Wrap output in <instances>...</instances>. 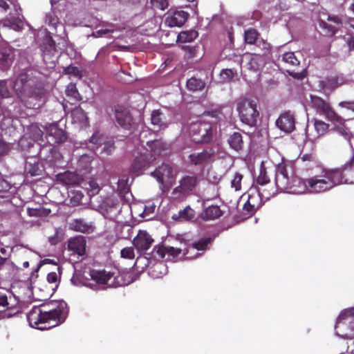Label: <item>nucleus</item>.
<instances>
[{
  "instance_id": "nucleus-1",
  "label": "nucleus",
  "mask_w": 354,
  "mask_h": 354,
  "mask_svg": "<svg viewBox=\"0 0 354 354\" xmlns=\"http://www.w3.org/2000/svg\"><path fill=\"white\" fill-rule=\"evenodd\" d=\"M68 314L67 304L62 300H52L34 306L27 314L31 327L46 330L63 324Z\"/></svg>"
},
{
  "instance_id": "nucleus-2",
  "label": "nucleus",
  "mask_w": 354,
  "mask_h": 354,
  "mask_svg": "<svg viewBox=\"0 0 354 354\" xmlns=\"http://www.w3.org/2000/svg\"><path fill=\"white\" fill-rule=\"evenodd\" d=\"M344 183H354V168L349 161L335 168H323L320 176L304 181V189L312 193L328 191Z\"/></svg>"
},
{
  "instance_id": "nucleus-3",
  "label": "nucleus",
  "mask_w": 354,
  "mask_h": 354,
  "mask_svg": "<svg viewBox=\"0 0 354 354\" xmlns=\"http://www.w3.org/2000/svg\"><path fill=\"white\" fill-rule=\"evenodd\" d=\"M12 90L17 98L26 106L30 107L32 100L40 101L45 96L44 84L36 82L28 73H20L12 83Z\"/></svg>"
},
{
  "instance_id": "nucleus-4",
  "label": "nucleus",
  "mask_w": 354,
  "mask_h": 354,
  "mask_svg": "<svg viewBox=\"0 0 354 354\" xmlns=\"http://www.w3.org/2000/svg\"><path fill=\"white\" fill-rule=\"evenodd\" d=\"M306 179L297 178H290L287 172L285 164H279L275 172V185L278 190L288 192H304L308 189H304V181Z\"/></svg>"
},
{
  "instance_id": "nucleus-5",
  "label": "nucleus",
  "mask_w": 354,
  "mask_h": 354,
  "mask_svg": "<svg viewBox=\"0 0 354 354\" xmlns=\"http://www.w3.org/2000/svg\"><path fill=\"white\" fill-rule=\"evenodd\" d=\"M275 194L272 188L270 190L262 188L251 187L242 197L247 196V200L243 209L245 214L253 215L263 204V200H268Z\"/></svg>"
},
{
  "instance_id": "nucleus-6",
  "label": "nucleus",
  "mask_w": 354,
  "mask_h": 354,
  "mask_svg": "<svg viewBox=\"0 0 354 354\" xmlns=\"http://www.w3.org/2000/svg\"><path fill=\"white\" fill-rule=\"evenodd\" d=\"M236 110L240 120L245 124L255 127L259 119V111L257 110V102L250 99H242L236 105Z\"/></svg>"
},
{
  "instance_id": "nucleus-7",
  "label": "nucleus",
  "mask_w": 354,
  "mask_h": 354,
  "mask_svg": "<svg viewBox=\"0 0 354 354\" xmlns=\"http://www.w3.org/2000/svg\"><path fill=\"white\" fill-rule=\"evenodd\" d=\"M189 133L196 143H209L212 140L214 136L212 123L204 119L192 122L189 127Z\"/></svg>"
},
{
  "instance_id": "nucleus-8",
  "label": "nucleus",
  "mask_w": 354,
  "mask_h": 354,
  "mask_svg": "<svg viewBox=\"0 0 354 354\" xmlns=\"http://www.w3.org/2000/svg\"><path fill=\"white\" fill-rule=\"evenodd\" d=\"M310 100L312 106L317 113L323 115L328 120L333 122L344 123V120L335 111L328 102L317 95H310Z\"/></svg>"
},
{
  "instance_id": "nucleus-9",
  "label": "nucleus",
  "mask_w": 354,
  "mask_h": 354,
  "mask_svg": "<svg viewBox=\"0 0 354 354\" xmlns=\"http://www.w3.org/2000/svg\"><path fill=\"white\" fill-rule=\"evenodd\" d=\"M198 185V178L196 175H187L179 181V185L176 187L172 194L176 197H183L192 194Z\"/></svg>"
},
{
  "instance_id": "nucleus-10",
  "label": "nucleus",
  "mask_w": 354,
  "mask_h": 354,
  "mask_svg": "<svg viewBox=\"0 0 354 354\" xmlns=\"http://www.w3.org/2000/svg\"><path fill=\"white\" fill-rule=\"evenodd\" d=\"M215 151L211 147H206L201 151H194L188 156V163L194 166H203L214 161Z\"/></svg>"
},
{
  "instance_id": "nucleus-11",
  "label": "nucleus",
  "mask_w": 354,
  "mask_h": 354,
  "mask_svg": "<svg viewBox=\"0 0 354 354\" xmlns=\"http://www.w3.org/2000/svg\"><path fill=\"white\" fill-rule=\"evenodd\" d=\"M176 172L174 167L167 163H162L151 173V176L156 178L161 186L165 183L171 184L176 178Z\"/></svg>"
},
{
  "instance_id": "nucleus-12",
  "label": "nucleus",
  "mask_w": 354,
  "mask_h": 354,
  "mask_svg": "<svg viewBox=\"0 0 354 354\" xmlns=\"http://www.w3.org/2000/svg\"><path fill=\"white\" fill-rule=\"evenodd\" d=\"M114 118L117 125L124 130H131L133 127V118L129 111L122 106L117 105L114 108Z\"/></svg>"
},
{
  "instance_id": "nucleus-13",
  "label": "nucleus",
  "mask_w": 354,
  "mask_h": 354,
  "mask_svg": "<svg viewBox=\"0 0 354 354\" xmlns=\"http://www.w3.org/2000/svg\"><path fill=\"white\" fill-rule=\"evenodd\" d=\"M154 242L153 239L146 230H139L133 240V245L138 252L147 251Z\"/></svg>"
},
{
  "instance_id": "nucleus-14",
  "label": "nucleus",
  "mask_w": 354,
  "mask_h": 354,
  "mask_svg": "<svg viewBox=\"0 0 354 354\" xmlns=\"http://www.w3.org/2000/svg\"><path fill=\"white\" fill-rule=\"evenodd\" d=\"M43 52V59L46 64H49V67H53L57 60V50L55 43L52 37L46 39L41 46Z\"/></svg>"
},
{
  "instance_id": "nucleus-15",
  "label": "nucleus",
  "mask_w": 354,
  "mask_h": 354,
  "mask_svg": "<svg viewBox=\"0 0 354 354\" xmlns=\"http://www.w3.org/2000/svg\"><path fill=\"white\" fill-rule=\"evenodd\" d=\"M32 254L28 250H22L15 254L14 261L9 263L13 271H18L28 268L30 266V262L32 261Z\"/></svg>"
},
{
  "instance_id": "nucleus-16",
  "label": "nucleus",
  "mask_w": 354,
  "mask_h": 354,
  "mask_svg": "<svg viewBox=\"0 0 354 354\" xmlns=\"http://www.w3.org/2000/svg\"><path fill=\"white\" fill-rule=\"evenodd\" d=\"M122 201L120 196L113 194L102 201V208L104 209L107 214L116 216L122 209Z\"/></svg>"
},
{
  "instance_id": "nucleus-17",
  "label": "nucleus",
  "mask_w": 354,
  "mask_h": 354,
  "mask_svg": "<svg viewBox=\"0 0 354 354\" xmlns=\"http://www.w3.org/2000/svg\"><path fill=\"white\" fill-rule=\"evenodd\" d=\"M183 252V254L185 255L188 253V250L186 252L180 248L169 247L165 245H156L153 249V253L155 257H158L160 259L165 258V255L167 254V259H171L177 257Z\"/></svg>"
},
{
  "instance_id": "nucleus-18",
  "label": "nucleus",
  "mask_w": 354,
  "mask_h": 354,
  "mask_svg": "<svg viewBox=\"0 0 354 354\" xmlns=\"http://www.w3.org/2000/svg\"><path fill=\"white\" fill-rule=\"evenodd\" d=\"M276 125L286 133H290L295 129V118L290 111L281 113L276 121Z\"/></svg>"
},
{
  "instance_id": "nucleus-19",
  "label": "nucleus",
  "mask_w": 354,
  "mask_h": 354,
  "mask_svg": "<svg viewBox=\"0 0 354 354\" xmlns=\"http://www.w3.org/2000/svg\"><path fill=\"white\" fill-rule=\"evenodd\" d=\"M189 14L184 10H174L169 12L165 22L170 27L182 26L187 20Z\"/></svg>"
},
{
  "instance_id": "nucleus-20",
  "label": "nucleus",
  "mask_w": 354,
  "mask_h": 354,
  "mask_svg": "<svg viewBox=\"0 0 354 354\" xmlns=\"http://www.w3.org/2000/svg\"><path fill=\"white\" fill-rule=\"evenodd\" d=\"M14 57V50L10 46H0V66L3 70H6L11 66Z\"/></svg>"
},
{
  "instance_id": "nucleus-21",
  "label": "nucleus",
  "mask_w": 354,
  "mask_h": 354,
  "mask_svg": "<svg viewBox=\"0 0 354 354\" xmlns=\"http://www.w3.org/2000/svg\"><path fill=\"white\" fill-rule=\"evenodd\" d=\"M46 134L48 137L52 138V141L54 143H62L67 140L66 132L57 124H51L47 127Z\"/></svg>"
},
{
  "instance_id": "nucleus-22",
  "label": "nucleus",
  "mask_w": 354,
  "mask_h": 354,
  "mask_svg": "<svg viewBox=\"0 0 354 354\" xmlns=\"http://www.w3.org/2000/svg\"><path fill=\"white\" fill-rule=\"evenodd\" d=\"M68 248L70 251L82 256L86 252V239L82 236H77L71 239L68 243Z\"/></svg>"
},
{
  "instance_id": "nucleus-23",
  "label": "nucleus",
  "mask_w": 354,
  "mask_h": 354,
  "mask_svg": "<svg viewBox=\"0 0 354 354\" xmlns=\"http://www.w3.org/2000/svg\"><path fill=\"white\" fill-rule=\"evenodd\" d=\"M56 180L63 185L73 186L79 185L82 178L76 172L66 171L58 174L56 176Z\"/></svg>"
},
{
  "instance_id": "nucleus-24",
  "label": "nucleus",
  "mask_w": 354,
  "mask_h": 354,
  "mask_svg": "<svg viewBox=\"0 0 354 354\" xmlns=\"http://www.w3.org/2000/svg\"><path fill=\"white\" fill-rule=\"evenodd\" d=\"M151 158L149 154H140L136 157L131 167V171L139 173L149 167L152 161Z\"/></svg>"
},
{
  "instance_id": "nucleus-25",
  "label": "nucleus",
  "mask_w": 354,
  "mask_h": 354,
  "mask_svg": "<svg viewBox=\"0 0 354 354\" xmlns=\"http://www.w3.org/2000/svg\"><path fill=\"white\" fill-rule=\"evenodd\" d=\"M223 214L220 207L216 205H211L204 208L200 214V218L203 221H212L219 218Z\"/></svg>"
},
{
  "instance_id": "nucleus-26",
  "label": "nucleus",
  "mask_w": 354,
  "mask_h": 354,
  "mask_svg": "<svg viewBox=\"0 0 354 354\" xmlns=\"http://www.w3.org/2000/svg\"><path fill=\"white\" fill-rule=\"evenodd\" d=\"M90 276L97 283L104 285L108 284L109 280L113 277V274L105 270H93L90 272Z\"/></svg>"
},
{
  "instance_id": "nucleus-27",
  "label": "nucleus",
  "mask_w": 354,
  "mask_h": 354,
  "mask_svg": "<svg viewBox=\"0 0 354 354\" xmlns=\"http://www.w3.org/2000/svg\"><path fill=\"white\" fill-rule=\"evenodd\" d=\"M65 93L66 97L68 98V102L72 104H77L82 100L75 84L73 82H71L67 85Z\"/></svg>"
},
{
  "instance_id": "nucleus-28",
  "label": "nucleus",
  "mask_w": 354,
  "mask_h": 354,
  "mask_svg": "<svg viewBox=\"0 0 354 354\" xmlns=\"http://www.w3.org/2000/svg\"><path fill=\"white\" fill-rule=\"evenodd\" d=\"M71 117L74 123L86 126L88 123V118L84 111L80 106L75 107L71 111Z\"/></svg>"
},
{
  "instance_id": "nucleus-29",
  "label": "nucleus",
  "mask_w": 354,
  "mask_h": 354,
  "mask_svg": "<svg viewBox=\"0 0 354 354\" xmlns=\"http://www.w3.org/2000/svg\"><path fill=\"white\" fill-rule=\"evenodd\" d=\"M230 147L236 151H239L243 147V136L239 132H234L228 138Z\"/></svg>"
},
{
  "instance_id": "nucleus-30",
  "label": "nucleus",
  "mask_w": 354,
  "mask_h": 354,
  "mask_svg": "<svg viewBox=\"0 0 354 354\" xmlns=\"http://www.w3.org/2000/svg\"><path fill=\"white\" fill-rule=\"evenodd\" d=\"M70 225L71 226V229L82 233L88 232L92 227L91 224L86 222L82 218L74 219Z\"/></svg>"
},
{
  "instance_id": "nucleus-31",
  "label": "nucleus",
  "mask_w": 354,
  "mask_h": 354,
  "mask_svg": "<svg viewBox=\"0 0 354 354\" xmlns=\"http://www.w3.org/2000/svg\"><path fill=\"white\" fill-rule=\"evenodd\" d=\"M186 86L190 91H201L205 88V82L201 79L192 77L187 80Z\"/></svg>"
},
{
  "instance_id": "nucleus-32",
  "label": "nucleus",
  "mask_w": 354,
  "mask_h": 354,
  "mask_svg": "<svg viewBox=\"0 0 354 354\" xmlns=\"http://www.w3.org/2000/svg\"><path fill=\"white\" fill-rule=\"evenodd\" d=\"M264 64L263 55L261 53H254L248 62L249 68L254 71H259Z\"/></svg>"
},
{
  "instance_id": "nucleus-33",
  "label": "nucleus",
  "mask_w": 354,
  "mask_h": 354,
  "mask_svg": "<svg viewBox=\"0 0 354 354\" xmlns=\"http://www.w3.org/2000/svg\"><path fill=\"white\" fill-rule=\"evenodd\" d=\"M198 33L195 30L182 31L178 35L177 41L180 43L192 42L198 37Z\"/></svg>"
},
{
  "instance_id": "nucleus-34",
  "label": "nucleus",
  "mask_w": 354,
  "mask_h": 354,
  "mask_svg": "<svg viewBox=\"0 0 354 354\" xmlns=\"http://www.w3.org/2000/svg\"><path fill=\"white\" fill-rule=\"evenodd\" d=\"M151 124L154 126H157L158 128L165 127L166 122L164 114L160 109L154 110L151 113Z\"/></svg>"
},
{
  "instance_id": "nucleus-35",
  "label": "nucleus",
  "mask_w": 354,
  "mask_h": 354,
  "mask_svg": "<svg viewBox=\"0 0 354 354\" xmlns=\"http://www.w3.org/2000/svg\"><path fill=\"white\" fill-rule=\"evenodd\" d=\"M51 212L50 209L45 208L42 206L37 207H28L27 214L31 217H46Z\"/></svg>"
},
{
  "instance_id": "nucleus-36",
  "label": "nucleus",
  "mask_w": 354,
  "mask_h": 354,
  "mask_svg": "<svg viewBox=\"0 0 354 354\" xmlns=\"http://www.w3.org/2000/svg\"><path fill=\"white\" fill-rule=\"evenodd\" d=\"M256 182L258 185H261V187H263L270 182V177L268 175V172L263 162L261 163L259 174L257 178Z\"/></svg>"
},
{
  "instance_id": "nucleus-37",
  "label": "nucleus",
  "mask_w": 354,
  "mask_h": 354,
  "mask_svg": "<svg viewBox=\"0 0 354 354\" xmlns=\"http://www.w3.org/2000/svg\"><path fill=\"white\" fill-rule=\"evenodd\" d=\"M25 171L30 176H36L41 175L42 170L38 162H27L25 166Z\"/></svg>"
},
{
  "instance_id": "nucleus-38",
  "label": "nucleus",
  "mask_w": 354,
  "mask_h": 354,
  "mask_svg": "<svg viewBox=\"0 0 354 354\" xmlns=\"http://www.w3.org/2000/svg\"><path fill=\"white\" fill-rule=\"evenodd\" d=\"M259 33L254 28L246 30L244 33V39L247 44H255L259 40Z\"/></svg>"
},
{
  "instance_id": "nucleus-39",
  "label": "nucleus",
  "mask_w": 354,
  "mask_h": 354,
  "mask_svg": "<svg viewBox=\"0 0 354 354\" xmlns=\"http://www.w3.org/2000/svg\"><path fill=\"white\" fill-rule=\"evenodd\" d=\"M27 133L35 142L43 141V131L37 125H32Z\"/></svg>"
},
{
  "instance_id": "nucleus-40",
  "label": "nucleus",
  "mask_w": 354,
  "mask_h": 354,
  "mask_svg": "<svg viewBox=\"0 0 354 354\" xmlns=\"http://www.w3.org/2000/svg\"><path fill=\"white\" fill-rule=\"evenodd\" d=\"M151 148L154 155L160 156L162 152L168 150V145L160 140H155L152 142Z\"/></svg>"
},
{
  "instance_id": "nucleus-41",
  "label": "nucleus",
  "mask_w": 354,
  "mask_h": 354,
  "mask_svg": "<svg viewBox=\"0 0 354 354\" xmlns=\"http://www.w3.org/2000/svg\"><path fill=\"white\" fill-rule=\"evenodd\" d=\"M212 240L211 237L201 239L198 241L192 243V248L198 251H205L208 248L209 245L212 243Z\"/></svg>"
},
{
  "instance_id": "nucleus-42",
  "label": "nucleus",
  "mask_w": 354,
  "mask_h": 354,
  "mask_svg": "<svg viewBox=\"0 0 354 354\" xmlns=\"http://www.w3.org/2000/svg\"><path fill=\"white\" fill-rule=\"evenodd\" d=\"M282 61L290 66H295L299 64V61L297 59L293 52H287L282 55Z\"/></svg>"
},
{
  "instance_id": "nucleus-43",
  "label": "nucleus",
  "mask_w": 354,
  "mask_h": 354,
  "mask_svg": "<svg viewBox=\"0 0 354 354\" xmlns=\"http://www.w3.org/2000/svg\"><path fill=\"white\" fill-rule=\"evenodd\" d=\"M130 191V187L128 185V179H119L118 182V194L120 197H124Z\"/></svg>"
},
{
  "instance_id": "nucleus-44",
  "label": "nucleus",
  "mask_w": 354,
  "mask_h": 354,
  "mask_svg": "<svg viewBox=\"0 0 354 354\" xmlns=\"http://www.w3.org/2000/svg\"><path fill=\"white\" fill-rule=\"evenodd\" d=\"M35 141L28 133L24 134L19 141V145L23 150H28L34 146Z\"/></svg>"
},
{
  "instance_id": "nucleus-45",
  "label": "nucleus",
  "mask_w": 354,
  "mask_h": 354,
  "mask_svg": "<svg viewBox=\"0 0 354 354\" xmlns=\"http://www.w3.org/2000/svg\"><path fill=\"white\" fill-rule=\"evenodd\" d=\"M314 126L317 133L319 136L324 135L328 131V129L329 128L328 124L319 120H315Z\"/></svg>"
},
{
  "instance_id": "nucleus-46",
  "label": "nucleus",
  "mask_w": 354,
  "mask_h": 354,
  "mask_svg": "<svg viewBox=\"0 0 354 354\" xmlns=\"http://www.w3.org/2000/svg\"><path fill=\"white\" fill-rule=\"evenodd\" d=\"M11 97V91L9 88L8 80H0V97L9 98Z\"/></svg>"
},
{
  "instance_id": "nucleus-47",
  "label": "nucleus",
  "mask_w": 354,
  "mask_h": 354,
  "mask_svg": "<svg viewBox=\"0 0 354 354\" xmlns=\"http://www.w3.org/2000/svg\"><path fill=\"white\" fill-rule=\"evenodd\" d=\"M351 318L354 320V307L345 309L343 310L337 317L336 326L339 324L342 321Z\"/></svg>"
},
{
  "instance_id": "nucleus-48",
  "label": "nucleus",
  "mask_w": 354,
  "mask_h": 354,
  "mask_svg": "<svg viewBox=\"0 0 354 354\" xmlns=\"http://www.w3.org/2000/svg\"><path fill=\"white\" fill-rule=\"evenodd\" d=\"M104 136L102 134L99 132L94 133L93 136L91 137L89 142L91 144L93 145L94 149H98L102 144L104 143Z\"/></svg>"
},
{
  "instance_id": "nucleus-49",
  "label": "nucleus",
  "mask_w": 354,
  "mask_h": 354,
  "mask_svg": "<svg viewBox=\"0 0 354 354\" xmlns=\"http://www.w3.org/2000/svg\"><path fill=\"white\" fill-rule=\"evenodd\" d=\"M195 216V211L189 206L179 212V217L186 221L192 220Z\"/></svg>"
},
{
  "instance_id": "nucleus-50",
  "label": "nucleus",
  "mask_w": 354,
  "mask_h": 354,
  "mask_svg": "<svg viewBox=\"0 0 354 354\" xmlns=\"http://www.w3.org/2000/svg\"><path fill=\"white\" fill-rule=\"evenodd\" d=\"M104 147L101 153H104L106 156L111 155L115 149V142L113 140H109L104 142Z\"/></svg>"
},
{
  "instance_id": "nucleus-51",
  "label": "nucleus",
  "mask_w": 354,
  "mask_h": 354,
  "mask_svg": "<svg viewBox=\"0 0 354 354\" xmlns=\"http://www.w3.org/2000/svg\"><path fill=\"white\" fill-rule=\"evenodd\" d=\"M151 6L154 9L164 10L167 8L169 3L167 0H150Z\"/></svg>"
},
{
  "instance_id": "nucleus-52",
  "label": "nucleus",
  "mask_w": 354,
  "mask_h": 354,
  "mask_svg": "<svg viewBox=\"0 0 354 354\" xmlns=\"http://www.w3.org/2000/svg\"><path fill=\"white\" fill-rule=\"evenodd\" d=\"M73 196H71L70 203L73 206H76L82 203L83 194L80 191L72 192Z\"/></svg>"
},
{
  "instance_id": "nucleus-53",
  "label": "nucleus",
  "mask_w": 354,
  "mask_h": 354,
  "mask_svg": "<svg viewBox=\"0 0 354 354\" xmlns=\"http://www.w3.org/2000/svg\"><path fill=\"white\" fill-rule=\"evenodd\" d=\"M255 45L260 48V52L258 53H261L263 55L268 53L270 50V44L262 39H259Z\"/></svg>"
},
{
  "instance_id": "nucleus-54",
  "label": "nucleus",
  "mask_w": 354,
  "mask_h": 354,
  "mask_svg": "<svg viewBox=\"0 0 354 354\" xmlns=\"http://www.w3.org/2000/svg\"><path fill=\"white\" fill-rule=\"evenodd\" d=\"M243 179V175L240 173H236L234 178L231 182L232 187L234 188L236 191H239L241 189V180Z\"/></svg>"
},
{
  "instance_id": "nucleus-55",
  "label": "nucleus",
  "mask_w": 354,
  "mask_h": 354,
  "mask_svg": "<svg viewBox=\"0 0 354 354\" xmlns=\"http://www.w3.org/2000/svg\"><path fill=\"white\" fill-rule=\"evenodd\" d=\"M121 257L128 259H133L135 257L134 249L133 247H127L121 250Z\"/></svg>"
},
{
  "instance_id": "nucleus-56",
  "label": "nucleus",
  "mask_w": 354,
  "mask_h": 354,
  "mask_svg": "<svg viewBox=\"0 0 354 354\" xmlns=\"http://www.w3.org/2000/svg\"><path fill=\"white\" fill-rule=\"evenodd\" d=\"M88 186L89 187H88L87 189L88 190V194L90 196H94L98 194L100 191V187L95 180H91L88 182Z\"/></svg>"
},
{
  "instance_id": "nucleus-57",
  "label": "nucleus",
  "mask_w": 354,
  "mask_h": 354,
  "mask_svg": "<svg viewBox=\"0 0 354 354\" xmlns=\"http://www.w3.org/2000/svg\"><path fill=\"white\" fill-rule=\"evenodd\" d=\"M9 257V254L7 250L4 248H0V266H9V261L8 258Z\"/></svg>"
},
{
  "instance_id": "nucleus-58",
  "label": "nucleus",
  "mask_w": 354,
  "mask_h": 354,
  "mask_svg": "<svg viewBox=\"0 0 354 354\" xmlns=\"http://www.w3.org/2000/svg\"><path fill=\"white\" fill-rule=\"evenodd\" d=\"M286 72L290 76L297 80H303L306 75L305 71L301 72H295L294 71L286 69Z\"/></svg>"
},
{
  "instance_id": "nucleus-59",
  "label": "nucleus",
  "mask_w": 354,
  "mask_h": 354,
  "mask_svg": "<svg viewBox=\"0 0 354 354\" xmlns=\"http://www.w3.org/2000/svg\"><path fill=\"white\" fill-rule=\"evenodd\" d=\"M164 268H165V266L161 263H156L155 265H153L151 268V274L152 277H156V278L160 277V276L158 274H156L155 272L160 271V274H162L161 270L164 269Z\"/></svg>"
},
{
  "instance_id": "nucleus-60",
  "label": "nucleus",
  "mask_w": 354,
  "mask_h": 354,
  "mask_svg": "<svg viewBox=\"0 0 354 354\" xmlns=\"http://www.w3.org/2000/svg\"><path fill=\"white\" fill-rule=\"evenodd\" d=\"M338 106L354 112V101L353 100L342 101L338 104Z\"/></svg>"
},
{
  "instance_id": "nucleus-61",
  "label": "nucleus",
  "mask_w": 354,
  "mask_h": 354,
  "mask_svg": "<svg viewBox=\"0 0 354 354\" xmlns=\"http://www.w3.org/2000/svg\"><path fill=\"white\" fill-rule=\"evenodd\" d=\"M47 281L50 283H57L59 281V277L57 272H51L47 274Z\"/></svg>"
},
{
  "instance_id": "nucleus-62",
  "label": "nucleus",
  "mask_w": 354,
  "mask_h": 354,
  "mask_svg": "<svg viewBox=\"0 0 354 354\" xmlns=\"http://www.w3.org/2000/svg\"><path fill=\"white\" fill-rule=\"evenodd\" d=\"M10 186L8 183L2 178H0V192H5L10 189Z\"/></svg>"
},
{
  "instance_id": "nucleus-63",
  "label": "nucleus",
  "mask_w": 354,
  "mask_h": 354,
  "mask_svg": "<svg viewBox=\"0 0 354 354\" xmlns=\"http://www.w3.org/2000/svg\"><path fill=\"white\" fill-rule=\"evenodd\" d=\"M5 121L7 122L8 125L10 123V118H6L5 115H0V129H4L6 128L7 125Z\"/></svg>"
},
{
  "instance_id": "nucleus-64",
  "label": "nucleus",
  "mask_w": 354,
  "mask_h": 354,
  "mask_svg": "<svg viewBox=\"0 0 354 354\" xmlns=\"http://www.w3.org/2000/svg\"><path fill=\"white\" fill-rule=\"evenodd\" d=\"M8 305V297L5 292H0V306L5 307Z\"/></svg>"
}]
</instances>
